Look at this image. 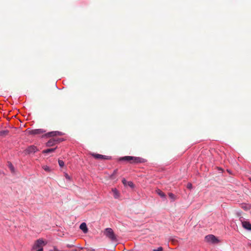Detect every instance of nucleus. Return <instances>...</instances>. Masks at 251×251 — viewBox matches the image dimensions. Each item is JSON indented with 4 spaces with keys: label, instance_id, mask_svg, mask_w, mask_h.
Returning <instances> with one entry per match:
<instances>
[{
    "label": "nucleus",
    "instance_id": "f257e3e1",
    "mask_svg": "<svg viewBox=\"0 0 251 251\" xmlns=\"http://www.w3.org/2000/svg\"><path fill=\"white\" fill-rule=\"evenodd\" d=\"M104 235L112 241H116L117 238L111 228H106L103 231Z\"/></svg>",
    "mask_w": 251,
    "mask_h": 251
},
{
    "label": "nucleus",
    "instance_id": "f03ea898",
    "mask_svg": "<svg viewBox=\"0 0 251 251\" xmlns=\"http://www.w3.org/2000/svg\"><path fill=\"white\" fill-rule=\"evenodd\" d=\"M120 160L127 161L130 163H133L140 162V158L139 157L126 156L120 158Z\"/></svg>",
    "mask_w": 251,
    "mask_h": 251
},
{
    "label": "nucleus",
    "instance_id": "7ed1b4c3",
    "mask_svg": "<svg viewBox=\"0 0 251 251\" xmlns=\"http://www.w3.org/2000/svg\"><path fill=\"white\" fill-rule=\"evenodd\" d=\"M206 242L212 244H217L219 242L218 239L213 235L209 234L205 237Z\"/></svg>",
    "mask_w": 251,
    "mask_h": 251
},
{
    "label": "nucleus",
    "instance_id": "20e7f679",
    "mask_svg": "<svg viewBox=\"0 0 251 251\" xmlns=\"http://www.w3.org/2000/svg\"><path fill=\"white\" fill-rule=\"evenodd\" d=\"M28 134L32 135H40L44 133L45 131L43 129H27Z\"/></svg>",
    "mask_w": 251,
    "mask_h": 251
},
{
    "label": "nucleus",
    "instance_id": "39448f33",
    "mask_svg": "<svg viewBox=\"0 0 251 251\" xmlns=\"http://www.w3.org/2000/svg\"><path fill=\"white\" fill-rule=\"evenodd\" d=\"M37 147L34 145H31L28 147L25 150V152L26 154H30L31 153H34L38 151Z\"/></svg>",
    "mask_w": 251,
    "mask_h": 251
},
{
    "label": "nucleus",
    "instance_id": "423d86ee",
    "mask_svg": "<svg viewBox=\"0 0 251 251\" xmlns=\"http://www.w3.org/2000/svg\"><path fill=\"white\" fill-rule=\"evenodd\" d=\"M45 244L44 243V242L43 240L42 239H38L37 240L35 244H34V246L33 247V248L34 249H37V248H39V249H40V248H43V246H44Z\"/></svg>",
    "mask_w": 251,
    "mask_h": 251
},
{
    "label": "nucleus",
    "instance_id": "0eeeda50",
    "mask_svg": "<svg viewBox=\"0 0 251 251\" xmlns=\"http://www.w3.org/2000/svg\"><path fill=\"white\" fill-rule=\"evenodd\" d=\"M59 135H61V133L57 131L50 132L45 134V136L48 137H53Z\"/></svg>",
    "mask_w": 251,
    "mask_h": 251
},
{
    "label": "nucleus",
    "instance_id": "6e6552de",
    "mask_svg": "<svg viewBox=\"0 0 251 251\" xmlns=\"http://www.w3.org/2000/svg\"><path fill=\"white\" fill-rule=\"evenodd\" d=\"M92 155L96 159H107L106 156L96 153H93Z\"/></svg>",
    "mask_w": 251,
    "mask_h": 251
},
{
    "label": "nucleus",
    "instance_id": "1a4fd4ad",
    "mask_svg": "<svg viewBox=\"0 0 251 251\" xmlns=\"http://www.w3.org/2000/svg\"><path fill=\"white\" fill-rule=\"evenodd\" d=\"M242 226L244 228L247 230H251V224L247 221H244L242 222Z\"/></svg>",
    "mask_w": 251,
    "mask_h": 251
},
{
    "label": "nucleus",
    "instance_id": "9d476101",
    "mask_svg": "<svg viewBox=\"0 0 251 251\" xmlns=\"http://www.w3.org/2000/svg\"><path fill=\"white\" fill-rule=\"evenodd\" d=\"M79 228L83 231L84 233H86L88 232V228L86 223H82L80 224Z\"/></svg>",
    "mask_w": 251,
    "mask_h": 251
},
{
    "label": "nucleus",
    "instance_id": "9b49d317",
    "mask_svg": "<svg viewBox=\"0 0 251 251\" xmlns=\"http://www.w3.org/2000/svg\"><path fill=\"white\" fill-rule=\"evenodd\" d=\"M122 182L125 186H129L131 188L134 187V184L132 181H127L125 178L122 180Z\"/></svg>",
    "mask_w": 251,
    "mask_h": 251
},
{
    "label": "nucleus",
    "instance_id": "f8f14e48",
    "mask_svg": "<svg viewBox=\"0 0 251 251\" xmlns=\"http://www.w3.org/2000/svg\"><path fill=\"white\" fill-rule=\"evenodd\" d=\"M55 144H56L55 139H51L46 143V145L47 147H51V146H53Z\"/></svg>",
    "mask_w": 251,
    "mask_h": 251
},
{
    "label": "nucleus",
    "instance_id": "ddd939ff",
    "mask_svg": "<svg viewBox=\"0 0 251 251\" xmlns=\"http://www.w3.org/2000/svg\"><path fill=\"white\" fill-rule=\"evenodd\" d=\"M55 149L56 148L48 149L43 151L42 152L43 153H48L53 152L54 151Z\"/></svg>",
    "mask_w": 251,
    "mask_h": 251
},
{
    "label": "nucleus",
    "instance_id": "4468645a",
    "mask_svg": "<svg viewBox=\"0 0 251 251\" xmlns=\"http://www.w3.org/2000/svg\"><path fill=\"white\" fill-rule=\"evenodd\" d=\"M9 133V131L7 130H4L0 131V136H5L7 135Z\"/></svg>",
    "mask_w": 251,
    "mask_h": 251
},
{
    "label": "nucleus",
    "instance_id": "2eb2a0df",
    "mask_svg": "<svg viewBox=\"0 0 251 251\" xmlns=\"http://www.w3.org/2000/svg\"><path fill=\"white\" fill-rule=\"evenodd\" d=\"M8 167L10 169V171H11V172L14 173V166H13V165L11 163L8 162Z\"/></svg>",
    "mask_w": 251,
    "mask_h": 251
},
{
    "label": "nucleus",
    "instance_id": "dca6fc26",
    "mask_svg": "<svg viewBox=\"0 0 251 251\" xmlns=\"http://www.w3.org/2000/svg\"><path fill=\"white\" fill-rule=\"evenodd\" d=\"M157 192L161 197H164L165 196V194L159 189L157 190Z\"/></svg>",
    "mask_w": 251,
    "mask_h": 251
},
{
    "label": "nucleus",
    "instance_id": "f3484780",
    "mask_svg": "<svg viewBox=\"0 0 251 251\" xmlns=\"http://www.w3.org/2000/svg\"><path fill=\"white\" fill-rule=\"evenodd\" d=\"M58 164H59V166L61 167H62L64 166V162L63 160L58 159Z\"/></svg>",
    "mask_w": 251,
    "mask_h": 251
},
{
    "label": "nucleus",
    "instance_id": "a211bd4d",
    "mask_svg": "<svg viewBox=\"0 0 251 251\" xmlns=\"http://www.w3.org/2000/svg\"><path fill=\"white\" fill-rule=\"evenodd\" d=\"M112 191L114 193V196L115 198H117L118 197V192L117 190L116 189H113Z\"/></svg>",
    "mask_w": 251,
    "mask_h": 251
},
{
    "label": "nucleus",
    "instance_id": "6ab92c4d",
    "mask_svg": "<svg viewBox=\"0 0 251 251\" xmlns=\"http://www.w3.org/2000/svg\"><path fill=\"white\" fill-rule=\"evenodd\" d=\"M43 169L47 172H50V168L48 166H43Z\"/></svg>",
    "mask_w": 251,
    "mask_h": 251
},
{
    "label": "nucleus",
    "instance_id": "aec40b11",
    "mask_svg": "<svg viewBox=\"0 0 251 251\" xmlns=\"http://www.w3.org/2000/svg\"><path fill=\"white\" fill-rule=\"evenodd\" d=\"M153 251H163V248L161 247H160L156 249H153Z\"/></svg>",
    "mask_w": 251,
    "mask_h": 251
},
{
    "label": "nucleus",
    "instance_id": "412c9836",
    "mask_svg": "<svg viewBox=\"0 0 251 251\" xmlns=\"http://www.w3.org/2000/svg\"><path fill=\"white\" fill-rule=\"evenodd\" d=\"M65 176L66 179L68 180H71V177L67 174H65Z\"/></svg>",
    "mask_w": 251,
    "mask_h": 251
},
{
    "label": "nucleus",
    "instance_id": "4be33fe9",
    "mask_svg": "<svg viewBox=\"0 0 251 251\" xmlns=\"http://www.w3.org/2000/svg\"><path fill=\"white\" fill-rule=\"evenodd\" d=\"M192 184L191 183H188L187 184V187L188 188L191 189L192 188Z\"/></svg>",
    "mask_w": 251,
    "mask_h": 251
},
{
    "label": "nucleus",
    "instance_id": "5701e85b",
    "mask_svg": "<svg viewBox=\"0 0 251 251\" xmlns=\"http://www.w3.org/2000/svg\"><path fill=\"white\" fill-rule=\"evenodd\" d=\"M55 140H56V143H59L62 141V140L61 139H57Z\"/></svg>",
    "mask_w": 251,
    "mask_h": 251
},
{
    "label": "nucleus",
    "instance_id": "b1692460",
    "mask_svg": "<svg viewBox=\"0 0 251 251\" xmlns=\"http://www.w3.org/2000/svg\"><path fill=\"white\" fill-rule=\"evenodd\" d=\"M169 195L171 198H173L174 197V195L172 193H170Z\"/></svg>",
    "mask_w": 251,
    "mask_h": 251
},
{
    "label": "nucleus",
    "instance_id": "393cba45",
    "mask_svg": "<svg viewBox=\"0 0 251 251\" xmlns=\"http://www.w3.org/2000/svg\"><path fill=\"white\" fill-rule=\"evenodd\" d=\"M37 251H43V248L39 249Z\"/></svg>",
    "mask_w": 251,
    "mask_h": 251
},
{
    "label": "nucleus",
    "instance_id": "a878e982",
    "mask_svg": "<svg viewBox=\"0 0 251 251\" xmlns=\"http://www.w3.org/2000/svg\"><path fill=\"white\" fill-rule=\"evenodd\" d=\"M73 246H71V245H67V247H69V248H71Z\"/></svg>",
    "mask_w": 251,
    "mask_h": 251
},
{
    "label": "nucleus",
    "instance_id": "bb28decb",
    "mask_svg": "<svg viewBox=\"0 0 251 251\" xmlns=\"http://www.w3.org/2000/svg\"><path fill=\"white\" fill-rule=\"evenodd\" d=\"M250 180H251V178L250 179Z\"/></svg>",
    "mask_w": 251,
    "mask_h": 251
}]
</instances>
